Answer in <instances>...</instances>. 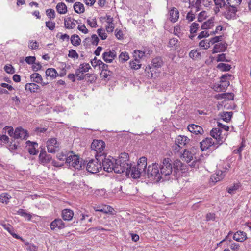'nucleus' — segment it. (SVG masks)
Masks as SVG:
<instances>
[{
    "label": "nucleus",
    "instance_id": "nucleus-1",
    "mask_svg": "<svg viewBox=\"0 0 251 251\" xmlns=\"http://www.w3.org/2000/svg\"><path fill=\"white\" fill-rule=\"evenodd\" d=\"M95 156V159H90L87 164L86 169L88 172L92 174L96 173L102 167L105 171L109 173L110 155L103 153L100 155L96 154Z\"/></svg>",
    "mask_w": 251,
    "mask_h": 251
},
{
    "label": "nucleus",
    "instance_id": "nucleus-2",
    "mask_svg": "<svg viewBox=\"0 0 251 251\" xmlns=\"http://www.w3.org/2000/svg\"><path fill=\"white\" fill-rule=\"evenodd\" d=\"M129 156L128 153L123 152L121 153L117 159L113 158L111 159L112 170L116 173H122L127 170L129 165Z\"/></svg>",
    "mask_w": 251,
    "mask_h": 251
},
{
    "label": "nucleus",
    "instance_id": "nucleus-3",
    "mask_svg": "<svg viewBox=\"0 0 251 251\" xmlns=\"http://www.w3.org/2000/svg\"><path fill=\"white\" fill-rule=\"evenodd\" d=\"M232 75L228 74L222 75L219 83L214 84L211 88L217 92L225 91L230 84L229 81Z\"/></svg>",
    "mask_w": 251,
    "mask_h": 251
},
{
    "label": "nucleus",
    "instance_id": "nucleus-4",
    "mask_svg": "<svg viewBox=\"0 0 251 251\" xmlns=\"http://www.w3.org/2000/svg\"><path fill=\"white\" fill-rule=\"evenodd\" d=\"M66 163L70 166L75 169L80 170L82 167V162L80 161V157L75 155L74 152L67 153Z\"/></svg>",
    "mask_w": 251,
    "mask_h": 251
},
{
    "label": "nucleus",
    "instance_id": "nucleus-5",
    "mask_svg": "<svg viewBox=\"0 0 251 251\" xmlns=\"http://www.w3.org/2000/svg\"><path fill=\"white\" fill-rule=\"evenodd\" d=\"M159 167L156 163H153L148 166L147 170V176L151 179L158 181L162 178Z\"/></svg>",
    "mask_w": 251,
    "mask_h": 251
},
{
    "label": "nucleus",
    "instance_id": "nucleus-6",
    "mask_svg": "<svg viewBox=\"0 0 251 251\" xmlns=\"http://www.w3.org/2000/svg\"><path fill=\"white\" fill-rule=\"evenodd\" d=\"M144 172L136 167L135 165H132L130 163H129V168L126 171V176H130L133 179H137L140 177L142 174Z\"/></svg>",
    "mask_w": 251,
    "mask_h": 251
},
{
    "label": "nucleus",
    "instance_id": "nucleus-7",
    "mask_svg": "<svg viewBox=\"0 0 251 251\" xmlns=\"http://www.w3.org/2000/svg\"><path fill=\"white\" fill-rule=\"evenodd\" d=\"M169 158H165L162 162V165L160 168V172L161 176H165L170 175L172 172V166L170 163Z\"/></svg>",
    "mask_w": 251,
    "mask_h": 251
},
{
    "label": "nucleus",
    "instance_id": "nucleus-8",
    "mask_svg": "<svg viewBox=\"0 0 251 251\" xmlns=\"http://www.w3.org/2000/svg\"><path fill=\"white\" fill-rule=\"evenodd\" d=\"M47 148L49 152L55 153L59 151L60 143L56 138H50L47 141Z\"/></svg>",
    "mask_w": 251,
    "mask_h": 251
},
{
    "label": "nucleus",
    "instance_id": "nucleus-9",
    "mask_svg": "<svg viewBox=\"0 0 251 251\" xmlns=\"http://www.w3.org/2000/svg\"><path fill=\"white\" fill-rule=\"evenodd\" d=\"M105 147V143L101 140H94L91 146V149L95 151L97 154L99 155L102 153H105L102 152Z\"/></svg>",
    "mask_w": 251,
    "mask_h": 251
},
{
    "label": "nucleus",
    "instance_id": "nucleus-10",
    "mask_svg": "<svg viewBox=\"0 0 251 251\" xmlns=\"http://www.w3.org/2000/svg\"><path fill=\"white\" fill-rule=\"evenodd\" d=\"M189 139L185 136L179 135L175 140V146L174 150L176 151H179L180 148H183L185 145L188 143Z\"/></svg>",
    "mask_w": 251,
    "mask_h": 251
},
{
    "label": "nucleus",
    "instance_id": "nucleus-11",
    "mask_svg": "<svg viewBox=\"0 0 251 251\" xmlns=\"http://www.w3.org/2000/svg\"><path fill=\"white\" fill-rule=\"evenodd\" d=\"M237 6L228 5V4L226 6V11L224 12V15L225 17L227 19H231L235 18L236 15V12H237Z\"/></svg>",
    "mask_w": 251,
    "mask_h": 251
},
{
    "label": "nucleus",
    "instance_id": "nucleus-12",
    "mask_svg": "<svg viewBox=\"0 0 251 251\" xmlns=\"http://www.w3.org/2000/svg\"><path fill=\"white\" fill-rule=\"evenodd\" d=\"M90 68V64H80L79 68L75 72V75L78 79H84V73L88 72Z\"/></svg>",
    "mask_w": 251,
    "mask_h": 251
},
{
    "label": "nucleus",
    "instance_id": "nucleus-13",
    "mask_svg": "<svg viewBox=\"0 0 251 251\" xmlns=\"http://www.w3.org/2000/svg\"><path fill=\"white\" fill-rule=\"evenodd\" d=\"M210 135L216 140L217 144L221 145L223 142L224 137L222 135V130L219 128H214L210 131Z\"/></svg>",
    "mask_w": 251,
    "mask_h": 251
},
{
    "label": "nucleus",
    "instance_id": "nucleus-14",
    "mask_svg": "<svg viewBox=\"0 0 251 251\" xmlns=\"http://www.w3.org/2000/svg\"><path fill=\"white\" fill-rule=\"evenodd\" d=\"M25 148L31 155H35L38 152L37 150L38 144L36 142L27 141L26 142Z\"/></svg>",
    "mask_w": 251,
    "mask_h": 251
},
{
    "label": "nucleus",
    "instance_id": "nucleus-15",
    "mask_svg": "<svg viewBox=\"0 0 251 251\" xmlns=\"http://www.w3.org/2000/svg\"><path fill=\"white\" fill-rule=\"evenodd\" d=\"M28 136L27 131L22 127H17L14 133V138L15 139H26Z\"/></svg>",
    "mask_w": 251,
    "mask_h": 251
},
{
    "label": "nucleus",
    "instance_id": "nucleus-16",
    "mask_svg": "<svg viewBox=\"0 0 251 251\" xmlns=\"http://www.w3.org/2000/svg\"><path fill=\"white\" fill-rule=\"evenodd\" d=\"M214 144L211 138H206L200 142V148L202 151H206Z\"/></svg>",
    "mask_w": 251,
    "mask_h": 251
},
{
    "label": "nucleus",
    "instance_id": "nucleus-17",
    "mask_svg": "<svg viewBox=\"0 0 251 251\" xmlns=\"http://www.w3.org/2000/svg\"><path fill=\"white\" fill-rule=\"evenodd\" d=\"M65 227V224L61 219H56L50 224V228L52 230L62 229Z\"/></svg>",
    "mask_w": 251,
    "mask_h": 251
},
{
    "label": "nucleus",
    "instance_id": "nucleus-18",
    "mask_svg": "<svg viewBox=\"0 0 251 251\" xmlns=\"http://www.w3.org/2000/svg\"><path fill=\"white\" fill-rule=\"evenodd\" d=\"M187 128L190 132L196 135H202L204 133V130L203 128L200 126L195 124L189 125Z\"/></svg>",
    "mask_w": 251,
    "mask_h": 251
},
{
    "label": "nucleus",
    "instance_id": "nucleus-19",
    "mask_svg": "<svg viewBox=\"0 0 251 251\" xmlns=\"http://www.w3.org/2000/svg\"><path fill=\"white\" fill-rule=\"evenodd\" d=\"M194 157V154L187 149L184 151L183 153L180 156L181 160L187 163H189L193 160Z\"/></svg>",
    "mask_w": 251,
    "mask_h": 251
},
{
    "label": "nucleus",
    "instance_id": "nucleus-20",
    "mask_svg": "<svg viewBox=\"0 0 251 251\" xmlns=\"http://www.w3.org/2000/svg\"><path fill=\"white\" fill-rule=\"evenodd\" d=\"M233 239L237 242H243L247 239L246 232L241 231H238L234 233Z\"/></svg>",
    "mask_w": 251,
    "mask_h": 251
},
{
    "label": "nucleus",
    "instance_id": "nucleus-21",
    "mask_svg": "<svg viewBox=\"0 0 251 251\" xmlns=\"http://www.w3.org/2000/svg\"><path fill=\"white\" fill-rule=\"evenodd\" d=\"M147 165V159L145 157H141L138 161L137 164L135 165L139 170L145 172Z\"/></svg>",
    "mask_w": 251,
    "mask_h": 251
},
{
    "label": "nucleus",
    "instance_id": "nucleus-22",
    "mask_svg": "<svg viewBox=\"0 0 251 251\" xmlns=\"http://www.w3.org/2000/svg\"><path fill=\"white\" fill-rule=\"evenodd\" d=\"M62 217L65 221H70L74 216V212L69 209H65L62 211Z\"/></svg>",
    "mask_w": 251,
    "mask_h": 251
},
{
    "label": "nucleus",
    "instance_id": "nucleus-23",
    "mask_svg": "<svg viewBox=\"0 0 251 251\" xmlns=\"http://www.w3.org/2000/svg\"><path fill=\"white\" fill-rule=\"evenodd\" d=\"M234 95L232 93H226L218 94L215 96L217 100H233Z\"/></svg>",
    "mask_w": 251,
    "mask_h": 251
},
{
    "label": "nucleus",
    "instance_id": "nucleus-24",
    "mask_svg": "<svg viewBox=\"0 0 251 251\" xmlns=\"http://www.w3.org/2000/svg\"><path fill=\"white\" fill-rule=\"evenodd\" d=\"M179 18V11L177 8L173 7L170 11V20L172 22H176Z\"/></svg>",
    "mask_w": 251,
    "mask_h": 251
},
{
    "label": "nucleus",
    "instance_id": "nucleus-25",
    "mask_svg": "<svg viewBox=\"0 0 251 251\" xmlns=\"http://www.w3.org/2000/svg\"><path fill=\"white\" fill-rule=\"evenodd\" d=\"M39 157L40 162L43 164L48 163L51 159L50 155L47 154L45 151L41 152Z\"/></svg>",
    "mask_w": 251,
    "mask_h": 251
},
{
    "label": "nucleus",
    "instance_id": "nucleus-26",
    "mask_svg": "<svg viewBox=\"0 0 251 251\" xmlns=\"http://www.w3.org/2000/svg\"><path fill=\"white\" fill-rule=\"evenodd\" d=\"M25 88L27 91L34 93L39 89V86L35 83H29L25 85Z\"/></svg>",
    "mask_w": 251,
    "mask_h": 251
},
{
    "label": "nucleus",
    "instance_id": "nucleus-27",
    "mask_svg": "<svg viewBox=\"0 0 251 251\" xmlns=\"http://www.w3.org/2000/svg\"><path fill=\"white\" fill-rule=\"evenodd\" d=\"M75 22H76V21L71 18H68L67 19H64L65 27L67 29L74 28L76 26Z\"/></svg>",
    "mask_w": 251,
    "mask_h": 251
},
{
    "label": "nucleus",
    "instance_id": "nucleus-28",
    "mask_svg": "<svg viewBox=\"0 0 251 251\" xmlns=\"http://www.w3.org/2000/svg\"><path fill=\"white\" fill-rule=\"evenodd\" d=\"M57 12L60 14H65L67 13V7L66 4L63 2L58 3L56 6Z\"/></svg>",
    "mask_w": 251,
    "mask_h": 251
},
{
    "label": "nucleus",
    "instance_id": "nucleus-29",
    "mask_svg": "<svg viewBox=\"0 0 251 251\" xmlns=\"http://www.w3.org/2000/svg\"><path fill=\"white\" fill-rule=\"evenodd\" d=\"M227 45L226 43H219L215 45L213 49L214 52L225 51L227 48Z\"/></svg>",
    "mask_w": 251,
    "mask_h": 251
},
{
    "label": "nucleus",
    "instance_id": "nucleus-30",
    "mask_svg": "<svg viewBox=\"0 0 251 251\" xmlns=\"http://www.w3.org/2000/svg\"><path fill=\"white\" fill-rule=\"evenodd\" d=\"M75 11L78 14L83 13L85 11L84 5L80 2H76L74 4Z\"/></svg>",
    "mask_w": 251,
    "mask_h": 251
},
{
    "label": "nucleus",
    "instance_id": "nucleus-31",
    "mask_svg": "<svg viewBox=\"0 0 251 251\" xmlns=\"http://www.w3.org/2000/svg\"><path fill=\"white\" fill-rule=\"evenodd\" d=\"M133 56L135 61L138 62L140 59H143L145 57V52H143L142 50H135L133 53Z\"/></svg>",
    "mask_w": 251,
    "mask_h": 251
},
{
    "label": "nucleus",
    "instance_id": "nucleus-32",
    "mask_svg": "<svg viewBox=\"0 0 251 251\" xmlns=\"http://www.w3.org/2000/svg\"><path fill=\"white\" fill-rule=\"evenodd\" d=\"M11 198V196L7 193H3L0 194V202L2 203L7 204Z\"/></svg>",
    "mask_w": 251,
    "mask_h": 251
},
{
    "label": "nucleus",
    "instance_id": "nucleus-33",
    "mask_svg": "<svg viewBox=\"0 0 251 251\" xmlns=\"http://www.w3.org/2000/svg\"><path fill=\"white\" fill-rule=\"evenodd\" d=\"M214 19H210L203 23L201 25L202 29H208L211 28L214 26Z\"/></svg>",
    "mask_w": 251,
    "mask_h": 251
},
{
    "label": "nucleus",
    "instance_id": "nucleus-34",
    "mask_svg": "<svg viewBox=\"0 0 251 251\" xmlns=\"http://www.w3.org/2000/svg\"><path fill=\"white\" fill-rule=\"evenodd\" d=\"M213 1L216 6L215 10L216 12H219L220 8H223L226 6L225 0H213Z\"/></svg>",
    "mask_w": 251,
    "mask_h": 251
},
{
    "label": "nucleus",
    "instance_id": "nucleus-35",
    "mask_svg": "<svg viewBox=\"0 0 251 251\" xmlns=\"http://www.w3.org/2000/svg\"><path fill=\"white\" fill-rule=\"evenodd\" d=\"M30 77L32 81L36 83H41V80H43L41 75L37 73L32 74Z\"/></svg>",
    "mask_w": 251,
    "mask_h": 251
},
{
    "label": "nucleus",
    "instance_id": "nucleus-36",
    "mask_svg": "<svg viewBox=\"0 0 251 251\" xmlns=\"http://www.w3.org/2000/svg\"><path fill=\"white\" fill-rule=\"evenodd\" d=\"M232 114V112H223L221 114V117L224 121L228 122L230 121Z\"/></svg>",
    "mask_w": 251,
    "mask_h": 251
},
{
    "label": "nucleus",
    "instance_id": "nucleus-37",
    "mask_svg": "<svg viewBox=\"0 0 251 251\" xmlns=\"http://www.w3.org/2000/svg\"><path fill=\"white\" fill-rule=\"evenodd\" d=\"M81 39L77 35H73L71 37V43L75 46H78L80 44Z\"/></svg>",
    "mask_w": 251,
    "mask_h": 251
},
{
    "label": "nucleus",
    "instance_id": "nucleus-38",
    "mask_svg": "<svg viewBox=\"0 0 251 251\" xmlns=\"http://www.w3.org/2000/svg\"><path fill=\"white\" fill-rule=\"evenodd\" d=\"M217 68L222 72L229 71L231 68L228 64H218Z\"/></svg>",
    "mask_w": 251,
    "mask_h": 251
},
{
    "label": "nucleus",
    "instance_id": "nucleus-39",
    "mask_svg": "<svg viewBox=\"0 0 251 251\" xmlns=\"http://www.w3.org/2000/svg\"><path fill=\"white\" fill-rule=\"evenodd\" d=\"M210 45L211 43L210 41H208V40L206 39L201 41L199 43L200 47L203 49H208L210 47Z\"/></svg>",
    "mask_w": 251,
    "mask_h": 251
},
{
    "label": "nucleus",
    "instance_id": "nucleus-40",
    "mask_svg": "<svg viewBox=\"0 0 251 251\" xmlns=\"http://www.w3.org/2000/svg\"><path fill=\"white\" fill-rule=\"evenodd\" d=\"M56 71L53 68H49L46 70V75L47 76H50V77H54L56 76L57 75Z\"/></svg>",
    "mask_w": 251,
    "mask_h": 251
},
{
    "label": "nucleus",
    "instance_id": "nucleus-41",
    "mask_svg": "<svg viewBox=\"0 0 251 251\" xmlns=\"http://www.w3.org/2000/svg\"><path fill=\"white\" fill-rule=\"evenodd\" d=\"M169 45L170 47H175L176 48L179 46V44L177 39L173 38L170 40Z\"/></svg>",
    "mask_w": 251,
    "mask_h": 251
},
{
    "label": "nucleus",
    "instance_id": "nucleus-42",
    "mask_svg": "<svg viewBox=\"0 0 251 251\" xmlns=\"http://www.w3.org/2000/svg\"><path fill=\"white\" fill-rule=\"evenodd\" d=\"M46 14L47 16L50 18V19H54L55 18V12L54 10L53 9H48L46 11Z\"/></svg>",
    "mask_w": 251,
    "mask_h": 251
},
{
    "label": "nucleus",
    "instance_id": "nucleus-43",
    "mask_svg": "<svg viewBox=\"0 0 251 251\" xmlns=\"http://www.w3.org/2000/svg\"><path fill=\"white\" fill-rule=\"evenodd\" d=\"M24 242L25 245L26 246H27V247H26L27 250L30 251H37L38 248L37 246H36L35 245H34L32 244H30L28 242H25V241Z\"/></svg>",
    "mask_w": 251,
    "mask_h": 251
},
{
    "label": "nucleus",
    "instance_id": "nucleus-44",
    "mask_svg": "<svg viewBox=\"0 0 251 251\" xmlns=\"http://www.w3.org/2000/svg\"><path fill=\"white\" fill-rule=\"evenodd\" d=\"M199 28L198 24L194 22L190 26V32L191 34L195 33Z\"/></svg>",
    "mask_w": 251,
    "mask_h": 251
},
{
    "label": "nucleus",
    "instance_id": "nucleus-45",
    "mask_svg": "<svg viewBox=\"0 0 251 251\" xmlns=\"http://www.w3.org/2000/svg\"><path fill=\"white\" fill-rule=\"evenodd\" d=\"M97 33L102 40L105 39L107 37V34L105 31V30L103 29H98Z\"/></svg>",
    "mask_w": 251,
    "mask_h": 251
},
{
    "label": "nucleus",
    "instance_id": "nucleus-46",
    "mask_svg": "<svg viewBox=\"0 0 251 251\" xmlns=\"http://www.w3.org/2000/svg\"><path fill=\"white\" fill-rule=\"evenodd\" d=\"M229 241L231 243L229 246L233 251H238L239 250L240 246L239 244L233 242L231 239Z\"/></svg>",
    "mask_w": 251,
    "mask_h": 251
},
{
    "label": "nucleus",
    "instance_id": "nucleus-47",
    "mask_svg": "<svg viewBox=\"0 0 251 251\" xmlns=\"http://www.w3.org/2000/svg\"><path fill=\"white\" fill-rule=\"evenodd\" d=\"M5 133H7L10 136L14 137L13 128L11 126H6L3 128Z\"/></svg>",
    "mask_w": 251,
    "mask_h": 251
},
{
    "label": "nucleus",
    "instance_id": "nucleus-48",
    "mask_svg": "<svg viewBox=\"0 0 251 251\" xmlns=\"http://www.w3.org/2000/svg\"><path fill=\"white\" fill-rule=\"evenodd\" d=\"M244 147H245V143L243 142H242L241 143L240 146L237 149L234 150L233 153L235 154H239L240 157H242L241 152H242V151L243 150V149Z\"/></svg>",
    "mask_w": 251,
    "mask_h": 251
},
{
    "label": "nucleus",
    "instance_id": "nucleus-49",
    "mask_svg": "<svg viewBox=\"0 0 251 251\" xmlns=\"http://www.w3.org/2000/svg\"><path fill=\"white\" fill-rule=\"evenodd\" d=\"M5 71L9 74H13L15 73L14 68L12 67L11 64H8L4 67Z\"/></svg>",
    "mask_w": 251,
    "mask_h": 251
},
{
    "label": "nucleus",
    "instance_id": "nucleus-50",
    "mask_svg": "<svg viewBox=\"0 0 251 251\" xmlns=\"http://www.w3.org/2000/svg\"><path fill=\"white\" fill-rule=\"evenodd\" d=\"M242 0H226L228 5L238 6L241 3Z\"/></svg>",
    "mask_w": 251,
    "mask_h": 251
},
{
    "label": "nucleus",
    "instance_id": "nucleus-51",
    "mask_svg": "<svg viewBox=\"0 0 251 251\" xmlns=\"http://www.w3.org/2000/svg\"><path fill=\"white\" fill-rule=\"evenodd\" d=\"M214 175L218 176L219 178L217 179V180H221L224 178L225 176V171L218 170Z\"/></svg>",
    "mask_w": 251,
    "mask_h": 251
},
{
    "label": "nucleus",
    "instance_id": "nucleus-52",
    "mask_svg": "<svg viewBox=\"0 0 251 251\" xmlns=\"http://www.w3.org/2000/svg\"><path fill=\"white\" fill-rule=\"evenodd\" d=\"M67 153L66 151L65 152H62L60 153H59L57 155V158L61 161H64L65 160L66 161L67 157Z\"/></svg>",
    "mask_w": 251,
    "mask_h": 251
},
{
    "label": "nucleus",
    "instance_id": "nucleus-53",
    "mask_svg": "<svg viewBox=\"0 0 251 251\" xmlns=\"http://www.w3.org/2000/svg\"><path fill=\"white\" fill-rule=\"evenodd\" d=\"M87 22L88 24L92 27H96L97 26V24L95 18L88 19Z\"/></svg>",
    "mask_w": 251,
    "mask_h": 251
},
{
    "label": "nucleus",
    "instance_id": "nucleus-54",
    "mask_svg": "<svg viewBox=\"0 0 251 251\" xmlns=\"http://www.w3.org/2000/svg\"><path fill=\"white\" fill-rule=\"evenodd\" d=\"M119 58L122 61H126L129 59V57L127 53L122 52L119 55Z\"/></svg>",
    "mask_w": 251,
    "mask_h": 251
},
{
    "label": "nucleus",
    "instance_id": "nucleus-55",
    "mask_svg": "<svg viewBox=\"0 0 251 251\" xmlns=\"http://www.w3.org/2000/svg\"><path fill=\"white\" fill-rule=\"evenodd\" d=\"M190 57L192 59L199 58L200 57V54L197 50H192L189 53Z\"/></svg>",
    "mask_w": 251,
    "mask_h": 251
},
{
    "label": "nucleus",
    "instance_id": "nucleus-56",
    "mask_svg": "<svg viewBox=\"0 0 251 251\" xmlns=\"http://www.w3.org/2000/svg\"><path fill=\"white\" fill-rule=\"evenodd\" d=\"M206 17V12L205 11H202L200 12L198 15V20L199 22H202L203 20L205 19Z\"/></svg>",
    "mask_w": 251,
    "mask_h": 251
},
{
    "label": "nucleus",
    "instance_id": "nucleus-57",
    "mask_svg": "<svg viewBox=\"0 0 251 251\" xmlns=\"http://www.w3.org/2000/svg\"><path fill=\"white\" fill-rule=\"evenodd\" d=\"M240 186L239 184H235L233 186L228 188V192L230 194L234 193L236 190L239 188Z\"/></svg>",
    "mask_w": 251,
    "mask_h": 251
},
{
    "label": "nucleus",
    "instance_id": "nucleus-58",
    "mask_svg": "<svg viewBox=\"0 0 251 251\" xmlns=\"http://www.w3.org/2000/svg\"><path fill=\"white\" fill-rule=\"evenodd\" d=\"M55 23L53 22L47 21L46 22V26L51 30H53L55 28Z\"/></svg>",
    "mask_w": 251,
    "mask_h": 251
},
{
    "label": "nucleus",
    "instance_id": "nucleus-59",
    "mask_svg": "<svg viewBox=\"0 0 251 251\" xmlns=\"http://www.w3.org/2000/svg\"><path fill=\"white\" fill-rule=\"evenodd\" d=\"M195 15L193 13L192 11H190V12H189L187 13V16H186V19L189 22L193 21L195 19Z\"/></svg>",
    "mask_w": 251,
    "mask_h": 251
},
{
    "label": "nucleus",
    "instance_id": "nucleus-60",
    "mask_svg": "<svg viewBox=\"0 0 251 251\" xmlns=\"http://www.w3.org/2000/svg\"><path fill=\"white\" fill-rule=\"evenodd\" d=\"M216 61L217 62H220V61L228 62V61H229L228 60L226 59V56H225V54H219L217 57Z\"/></svg>",
    "mask_w": 251,
    "mask_h": 251
},
{
    "label": "nucleus",
    "instance_id": "nucleus-61",
    "mask_svg": "<svg viewBox=\"0 0 251 251\" xmlns=\"http://www.w3.org/2000/svg\"><path fill=\"white\" fill-rule=\"evenodd\" d=\"M222 38V36H215L212 38H211L209 41L211 43V45H213L216 43L218 42L221 41V39Z\"/></svg>",
    "mask_w": 251,
    "mask_h": 251
},
{
    "label": "nucleus",
    "instance_id": "nucleus-62",
    "mask_svg": "<svg viewBox=\"0 0 251 251\" xmlns=\"http://www.w3.org/2000/svg\"><path fill=\"white\" fill-rule=\"evenodd\" d=\"M99 41V39L96 35L94 34L91 36V42L94 45L97 46L98 44Z\"/></svg>",
    "mask_w": 251,
    "mask_h": 251
},
{
    "label": "nucleus",
    "instance_id": "nucleus-63",
    "mask_svg": "<svg viewBox=\"0 0 251 251\" xmlns=\"http://www.w3.org/2000/svg\"><path fill=\"white\" fill-rule=\"evenodd\" d=\"M215 219V214L213 213H209L206 214V221L214 220Z\"/></svg>",
    "mask_w": 251,
    "mask_h": 251
},
{
    "label": "nucleus",
    "instance_id": "nucleus-64",
    "mask_svg": "<svg viewBox=\"0 0 251 251\" xmlns=\"http://www.w3.org/2000/svg\"><path fill=\"white\" fill-rule=\"evenodd\" d=\"M69 57H72V58H77L78 57V54L75 50H71L69 51Z\"/></svg>",
    "mask_w": 251,
    "mask_h": 251
}]
</instances>
